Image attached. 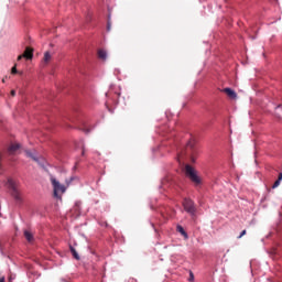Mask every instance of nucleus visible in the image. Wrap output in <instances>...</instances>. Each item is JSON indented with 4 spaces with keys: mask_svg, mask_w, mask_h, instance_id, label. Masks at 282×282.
Here are the masks:
<instances>
[{
    "mask_svg": "<svg viewBox=\"0 0 282 282\" xmlns=\"http://www.w3.org/2000/svg\"><path fill=\"white\" fill-rule=\"evenodd\" d=\"M50 182L53 187V197H55V199H59V202H62L63 194L67 191V186H65L64 184H61V182L58 180H56L55 176L52 174L50 175Z\"/></svg>",
    "mask_w": 282,
    "mask_h": 282,
    "instance_id": "f257e3e1",
    "label": "nucleus"
},
{
    "mask_svg": "<svg viewBox=\"0 0 282 282\" xmlns=\"http://www.w3.org/2000/svg\"><path fill=\"white\" fill-rule=\"evenodd\" d=\"M7 188L10 191L11 197H13L17 204H23V196L21 195V191L19 189V183L12 178H8Z\"/></svg>",
    "mask_w": 282,
    "mask_h": 282,
    "instance_id": "f03ea898",
    "label": "nucleus"
},
{
    "mask_svg": "<svg viewBox=\"0 0 282 282\" xmlns=\"http://www.w3.org/2000/svg\"><path fill=\"white\" fill-rule=\"evenodd\" d=\"M185 175L191 182L194 183V185L199 186L202 184V177H199V173H197V170H195V167L189 164L185 165Z\"/></svg>",
    "mask_w": 282,
    "mask_h": 282,
    "instance_id": "7ed1b4c3",
    "label": "nucleus"
},
{
    "mask_svg": "<svg viewBox=\"0 0 282 282\" xmlns=\"http://www.w3.org/2000/svg\"><path fill=\"white\" fill-rule=\"evenodd\" d=\"M183 208L191 217H195V215H197V206H195V202L191 198L183 199Z\"/></svg>",
    "mask_w": 282,
    "mask_h": 282,
    "instance_id": "20e7f679",
    "label": "nucleus"
},
{
    "mask_svg": "<svg viewBox=\"0 0 282 282\" xmlns=\"http://www.w3.org/2000/svg\"><path fill=\"white\" fill-rule=\"evenodd\" d=\"M26 158H31L34 162H37V164H41V161L39 160V156L36 155V150H26L25 151Z\"/></svg>",
    "mask_w": 282,
    "mask_h": 282,
    "instance_id": "39448f33",
    "label": "nucleus"
},
{
    "mask_svg": "<svg viewBox=\"0 0 282 282\" xmlns=\"http://www.w3.org/2000/svg\"><path fill=\"white\" fill-rule=\"evenodd\" d=\"M23 57L26 58L28 61H32L34 58V51L30 47H26Z\"/></svg>",
    "mask_w": 282,
    "mask_h": 282,
    "instance_id": "423d86ee",
    "label": "nucleus"
},
{
    "mask_svg": "<svg viewBox=\"0 0 282 282\" xmlns=\"http://www.w3.org/2000/svg\"><path fill=\"white\" fill-rule=\"evenodd\" d=\"M224 91L229 96V98H232V100L237 98V93L232 88H225Z\"/></svg>",
    "mask_w": 282,
    "mask_h": 282,
    "instance_id": "0eeeda50",
    "label": "nucleus"
},
{
    "mask_svg": "<svg viewBox=\"0 0 282 282\" xmlns=\"http://www.w3.org/2000/svg\"><path fill=\"white\" fill-rule=\"evenodd\" d=\"M176 230L177 232H180V235H182V237H184V239H188V232H186L184 227H182L181 225H177Z\"/></svg>",
    "mask_w": 282,
    "mask_h": 282,
    "instance_id": "6e6552de",
    "label": "nucleus"
},
{
    "mask_svg": "<svg viewBox=\"0 0 282 282\" xmlns=\"http://www.w3.org/2000/svg\"><path fill=\"white\" fill-rule=\"evenodd\" d=\"M24 237L26 241H29V243H31V241H34V234H32V231L30 230H24Z\"/></svg>",
    "mask_w": 282,
    "mask_h": 282,
    "instance_id": "1a4fd4ad",
    "label": "nucleus"
},
{
    "mask_svg": "<svg viewBox=\"0 0 282 282\" xmlns=\"http://www.w3.org/2000/svg\"><path fill=\"white\" fill-rule=\"evenodd\" d=\"M69 250L74 259H76V261H80V256L78 254V251H76V248L69 246Z\"/></svg>",
    "mask_w": 282,
    "mask_h": 282,
    "instance_id": "9d476101",
    "label": "nucleus"
},
{
    "mask_svg": "<svg viewBox=\"0 0 282 282\" xmlns=\"http://www.w3.org/2000/svg\"><path fill=\"white\" fill-rule=\"evenodd\" d=\"M19 149H21V144L15 143L9 147L8 151L9 153H14L15 151H19Z\"/></svg>",
    "mask_w": 282,
    "mask_h": 282,
    "instance_id": "9b49d317",
    "label": "nucleus"
},
{
    "mask_svg": "<svg viewBox=\"0 0 282 282\" xmlns=\"http://www.w3.org/2000/svg\"><path fill=\"white\" fill-rule=\"evenodd\" d=\"M98 56H99V58H101V61H107V51L100 50L98 52Z\"/></svg>",
    "mask_w": 282,
    "mask_h": 282,
    "instance_id": "f8f14e48",
    "label": "nucleus"
},
{
    "mask_svg": "<svg viewBox=\"0 0 282 282\" xmlns=\"http://www.w3.org/2000/svg\"><path fill=\"white\" fill-rule=\"evenodd\" d=\"M52 61V54H50V51H46L44 53V63H50Z\"/></svg>",
    "mask_w": 282,
    "mask_h": 282,
    "instance_id": "ddd939ff",
    "label": "nucleus"
},
{
    "mask_svg": "<svg viewBox=\"0 0 282 282\" xmlns=\"http://www.w3.org/2000/svg\"><path fill=\"white\" fill-rule=\"evenodd\" d=\"M107 32H111V14L108 15Z\"/></svg>",
    "mask_w": 282,
    "mask_h": 282,
    "instance_id": "4468645a",
    "label": "nucleus"
},
{
    "mask_svg": "<svg viewBox=\"0 0 282 282\" xmlns=\"http://www.w3.org/2000/svg\"><path fill=\"white\" fill-rule=\"evenodd\" d=\"M74 180H76V176H70L69 178H66L65 180L66 186H69L72 184V182H74Z\"/></svg>",
    "mask_w": 282,
    "mask_h": 282,
    "instance_id": "2eb2a0df",
    "label": "nucleus"
},
{
    "mask_svg": "<svg viewBox=\"0 0 282 282\" xmlns=\"http://www.w3.org/2000/svg\"><path fill=\"white\" fill-rule=\"evenodd\" d=\"M187 147H189V149H195V140L187 141Z\"/></svg>",
    "mask_w": 282,
    "mask_h": 282,
    "instance_id": "dca6fc26",
    "label": "nucleus"
},
{
    "mask_svg": "<svg viewBox=\"0 0 282 282\" xmlns=\"http://www.w3.org/2000/svg\"><path fill=\"white\" fill-rule=\"evenodd\" d=\"M279 186H281V181H279V178L274 182V184L272 185V188H279Z\"/></svg>",
    "mask_w": 282,
    "mask_h": 282,
    "instance_id": "f3484780",
    "label": "nucleus"
},
{
    "mask_svg": "<svg viewBox=\"0 0 282 282\" xmlns=\"http://www.w3.org/2000/svg\"><path fill=\"white\" fill-rule=\"evenodd\" d=\"M188 281L193 282L195 281V275L193 274V271H189V279Z\"/></svg>",
    "mask_w": 282,
    "mask_h": 282,
    "instance_id": "a211bd4d",
    "label": "nucleus"
},
{
    "mask_svg": "<svg viewBox=\"0 0 282 282\" xmlns=\"http://www.w3.org/2000/svg\"><path fill=\"white\" fill-rule=\"evenodd\" d=\"M246 230H242L241 232H240V235L237 237V239H241V237H243L245 235H246Z\"/></svg>",
    "mask_w": 282,
    "mask_h": 282,
    "instance_id": "6ab92c4d",
    "label": "nucleus"
},
{
    "mask_svg": "<svg viewBox=\"0 0 282 282\" xmlns=\"http://www.w3.org/2000/svg\"><path fill=\"white\" fill-rule=\"evenodd\" d=\"M11 73H12V74H17V73H18L17 66H13V67H12Z\"/></svg>",
    "mask_w": 282,
    "mask_h": 282,
    "instance_id": "aec40b11",
    "label": "nucleus"
},
{
    "mask_svg": "<svg viewBox=\"0 0 282 282\" xmlns=\"http://www.w3.org/2000/svg\"><path fill=\"white\" fill-rule=\"evenodd\" d=\"M278 180L279 182H282V172L279 173Z\"/></svg>",
    "mask_w": 282,
    "mask_h": 282,
    "instance_id": "412c9836",
    "label": "nucleus"
},
{
    "mask_svg": "<svg viewBox=\"0 0 282 282\" xmlns=\"http://www.w3.org/2000/svg\"><path fill=\"white\" fill-rule=\"evenodd\" d=\"M11 96H17V90H12Z\"/></svg>",
    "mask_w": 282,
    "mask_h": 282,
    "instance_id": "4be33fe9",
    "label": "nucleus"
},
{
    "mask_svg": "<svg viewBox=\"0 0 282 282\" xmlns=\"http://www.w3.org/2000/svg\"><path fill=\"white\" fill-rule=\"evenodd\" d=\"M21 58H25L23 54L18 57V61H21Z\"/></svg>",
    "mask_w": 282,
    "mask_h": 282,
    "instance_id": "5701e85b",
    "label": "nucleus"
},
{
    "mask_svg": "<svg viewBox=\"0 0 282 282\" xmlns=\"http://www.w3.org/2000/svg\"><path fill=\"white\" fill-rule=\"evenodd\" d=\"M0 282H6V278L4 276L0 278Z\"/></svg>",
    "mask_w": 282,
    "mask_h": 282,
    "instance_id": "b1692460",
    "label": "nucleus"
},
{
    "mask_svg": "<svg viewBox=\"0 0 282 282\" xmlns=\"http://www.w3.org/2000/svg\"><path fill=\"white\" fill-rule=\"evenodd\" d=\"M82 155H85V149H83V151H82Z\"/></svg>",
    "mask_w": 282,
    "mask_h": 282,
    "instance_id": "393cba45",
    "label": "nucleus"
},
{
    "mask_svg": "<svg viewBox=\"0 0 282 282\" xmlns=\"http://www.w3.org/2000/svg\"><path fill=\"white\" fill-rule=\"evenodd\" d=\"M192 162H195V158H192Z\"/></svg>",
    "mask_w": 282,
    "mask_h": 282,
    "instance_id": "a878e982",
    "label": "nucleus"
},
{
    "mask_svg": "<svg viewBox=\"0 0 282 282\" xmlns=\"http://www.w3.org/2000/svg\"><path fill=\"white\" fill-rule=\"evenodd\" d=\"M278 109H281V105L278 106Z\"/></svg>",
    "mask_w": 282,
    "mask_h": 282,
    "instance_id": "bb28decb",
    "label": "nucleus"
}]
</instances>
